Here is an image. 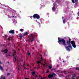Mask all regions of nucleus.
<instances>
[{
  "label": "nucleus",
  "instance_id": "f257e3e1",
  "mask_svg": "<svg viewBox=\"0 0 79 79\" xmlns=\"http://www.w3.org/2000/svg\"><path fill=\"white\" fill-rule=\"evenodd\" d=\"M71 38L69 37V41H67V45H68L69 46H67V47L66 46L65 48L66 49H67V50L68 51H70V50L69 48V47L71 49H72V47H71Z\"/></svg>",
  "mask_w": 79,
  "mask_h": 79
},
{
  "label": "nucleus",
  "instance_id": "20e7f679",
  "mask_svg": "<svg viewBox=\"0 0 79 79\" xmlns=\"http://www.w3.org/2000/svg\"><path fill=\"white\" fill-rule=\"evenodd\" d=\"M33 18L34 19H40V16L37 14H34L33 16Z\"/></svg>",
  "mask_w": 79,
  "mask_h": 79
},
{
  "label": "nucleus",
  "instance_id": "37998d69",
  "mask_svg": "<svg viewBox=\"0 0 79 79\" xmlns=\"http://www.w3.org/2000/svg\"><path fill=\"white\" fill-rule=\"evenodd\" d=\"M78 16H79V14H78Z\"/></svg>",
  "mask_w": 79,
  "mask_h": 79
},
{
  "label": "nucleus",
  "instance_id": "473e14b6",
  "mask_svg": "<svg viewBox=\"0 0 79 79\" xmlns=\"http://www.w3.org/2000/svg\"><path fill=\"white\" fill-rule=\"evenodd\" d=\"M0 64H2V63L1 62V61H0Z\"/></svg>",
  "mask_w": 79,
  "mask_h": 79
},
{
  "label": "nucleus",
  "instance_id": "de8ad7c7",
  "mask_svg": "<svg viewBox=\"0 0 79 79\" xmlns=\"http://www.w3.org/2000/svg\"><path fill=\"white\" fill-rule=\"evenodd\" d=\"M8 63H9V62H8Z\"/></svg>",
  "mask_w": 79,
  "mask_h": 79
},
{
  "label": "nucleus",
  "instance_id": "2eb2a0df",
  "mask_svg": "<svg viewBox=\"0 0 79 79\" xmlns=\"http://www.w3.org/2000/svg\"><path fill=\"white\" fill-rule=\"evenodd\" d=\"M0 69L1 70V71H3V67L1 65H0Z\"/></svg>",
  "mask_w": 79,
  "mask_h": 79
},
{
  "label": "nucleus",
  "instance_id": "dca6fc26",
  "mask_svg": "<svg viewBox=\"0 0 79 79\" xmlns=\"http://www.w3.org/2000/svg\"><path fill=\"white\" fill-rule=\"evenodd\" d=\"M72 46L74 47V48H76V44H72Z\"/></svg>",
  "mask_w": 79,
  "mask_h": 79
},
{
  "label": "nucleus",
  "instance_id": "4c0bfd02",
  "mask_svg": "<svg viewBox=\"0 0 79 79\" xmlns=\"http://www.w3.org/2000/svg\"><path fill=\"white\" fill-rule=\"evenodd\" d=\"M1 52H3V51L2 50Z\"/></svg>",
  "mask_w": 79,
  "mask_h": 79
},
{
  "label": "nucleus",
  "instance_id": "ea45409f",
  "mask_svg": "<svg viewBox=\"0 0 79 79\" xmlns=\"http://www.w3.org/2000/svg\"><path fill=\"white\" fill-rule=\"evenodd\" d=\"M22 61H23V60H22Z\"/></svg>",
  "mask_w": 79,
  "mask_h": 79
},
{
  "label": "nucleus",
  "instance_id": "cd10ccee",
  "mask_svg": "<svg viewBox=\"0 0 79 79\" xmlns=\"http://www.w3.org/2000/svg\"><path fill=\"white\" fill-rule=\"evenodd\" d=\"M8 37V36L6 35H5V38H6V37Z\"/></svg>",
  "mask_w": 79,
  "mask_h": 79
},
{
  "label": "nucleus",
  "instance_id": "49530a36",
  "mask_svg": "<svg viewBox=\"0 0 79 79\" xmlns=\"http://www.w3.org/2000/svg\"><path fill=\"white\" fill-rule=\"evenodd\" d=\"M63 62H64V61H63Z\"/></svg>",
  "mask_w": 79,
  "mask_h": 79
},
{
  "label": "nucleus",
  "instance_id": "f3484780",
  "mask_svg": "<svg viewBox=\"0 0 79 79\" xmlns=\"http://www.w3.org/2000/svg\"><path fill=\"white\" fill-rule=\"evenodd\" d=\"M52 10H53V11H55V10H56L55 8V7H54V6H53L52 7Z\"/></svg>",
  "mask_w": 79,
  "mask_h": 79
},
{
  "label": "nucleus",
  "instance_id": "0eeeda50",
  "mask_svg": "<svg viewBox=\"0 0 79 79\" xmlns=\"http://www.w3.org/2000/svg\"><path fill=\"white\" fill-rule=\"evenodd\" d=\"M62 21L64 24L66 23V19L64 18V17H62Z\"/></svg>",
  "mask_w": 79,
  "mask_h": 79
},
{
  "label": "nucleus",
  "instance_id": "a19ab883",
  "mask_svg": "<svg viewBox=\"0 0 79 79\" xmlns=\"http://www.w3.org/2000/svg\"><path fill=\"white\" fill-rule=\"evenodd\" d=\"M23 63H24V61H23Z\"/></svg>",
  "mask_w": 79,
  "mask_h": 79
},
{
  "label": "nucleus",
  "instance_id": "09e8293b",
  "mask_svg": "<svg viewBox=\"0 0 79 79\" xmlns=\"http://www.w3.org/2000/svg\"><path fill=\"white\" fill-rule=\"evenodd\" d=\"M79 34V32H78Z\"/></svg>",
  "mask_w": 79,
  "mask_h": 79
},
{
  "label": "nucleus",
  "instance_id": "9d476101",
  "mask_svg": "<svg viewBox=\"0 0 79 79\" xmlns=\"http://www.w3.org/2000/svg\"><path fill=\"white\" fill-rule=\"evenodd\" d=\"M48 68H49V69H51L52 68V64H50L48 66Z\"/></svg>",
  "mask_w": 79,
  "mask_h": 79
},
{
  "label": "nucleus",
  "instance_id": "e433bc0d",
  "mask_svg": "<svg viewBox=\"0 0 79 79\" xmlns=\"http://www.w3.org/2000/svg\"><path fill=\"white\" fill-rule=\"evenodd\" d=\"M18 70H19V68H18Z\"/></svg>",
  "mask_w": 79,
  "mask_h": 79
},
{
  "label": "nucleus",
  "instance_id": "2f4dec72",
  "mask_svg": "<svg viewBox=\"0 0 79 79\" xmlns=\"http://www.w3.org/2000/svg\"><path fill=\"white\" fill-rule=\"evenodd\" d=\"M75 2H77V0H75Z\"/></svg>",
  "mask_w": 79,
  "mask_h": 79
},
{
  "label": "nucleus",
  "instance_id": "c756f323",
  "mask_svg": "<svg viewBox=\"0 0 79 79\" xmlns=\"http://www.w3.org/2000/svg\"><path fill=\"white\" fill-rule=\"evenodd\" d=\"M10 73H8L7 74V76H9V75H10Z\"/></svg>",
  "mask_w": 79,
  "mask_h": 79
},
{
  "label": "nucleus",
  "instance_id": "58836bf2",
  "mask_svg": "<svg viewBox=\"0 0 79 79\" xmlns=\"http://www.w3.org/2000/svg\"><path fill=\"white\" fill-rule=\"evenodd\" d=\"M17 64L18 65V63H17Z\"/></svg>",
  "mask_w": 79,
  "mask_h": 79
},
{
  "label": "nucleus",
  "instance_id": "393cba45",
  "mask_svg": "<svg viewBox=\"0 0 79 79\" xmlns=\"http://www.w3.org/2000/svg\"><path fill=\"white\" fill-rule=\"evenodd\" d=\"M27 55H31V53H30L29 52L27 53Z\"/></svg>",
  "mask_w": 79,
  "mask_h": 79
},
{
  "label": "nucleus",
  "instance_id": "4be33fe9",
  "mask_svg": "<svg viewBox=\"0 0 79 79\" xmlns=\"http://www.w3.org/2000/svg\"><path fill=\"white\" fill-rule=\"evenodd\" d=\"M23 31H24V30L23 29H20V31H21V32H23Z\"/></svg>",
  "mask_w": 79,
  "mask_h": 79
},
{
  "label": "nucleus",
  "instance_id": "f03ea898",
  "mask_svg": "<svg viewBox=\"0 0 79 79\" xmlns=\"http://www.w3.org/2000/svg\"><path fill=\"white\" fill-rule=\"evenodd\" d=\"M58 42L60 45H61V43H60V42H62V44L64 46H66L67 45L66 43V41L63 38L60 39V38L59 37L58 38Z\"/></svg>",
  "mask_w": 79,
  "mask_h": 79
},
{
  "label": "nucleus",
  "instance_id": "b1692460",
  "mask_svg": "<svg viewBox=\"0 0 79 79\" xmlns=\"http://www.w3.org/2000/svg\"><path fill=\"white\" fill-rule=\"evenodd\" d=\"M49 73V70H47V71H46V73Z\"/></svg>",
  "mask_w": 79,
  "mask_h": 79
},
{
  "label": "nucleus",
  "instance_id": "7ed1b4c3",
  "mask_svg": "<svg viewBox=\"0 0 79 79\" xmlns=\"http://www.w3.org/2000/svg\"><path fill=\"white\" fill-rule=\"evenodd\" d=\"M29 40H28V42H32L35 40V38H34V35L32 34H31L30 36H28Z\"/></svg>",
  "mask_w": 79,
  "mask_h": 79
},
{
  "label": "nucleus",
  "instance_id": "412c9836",
  "mask_svg": "<svg viewBox=\"0 0 79 79\" xmlns=\"http://www.w3.org/2000/svg\"><path fill=\"white\" fill-rule=\"evenodd\" d=\"M41 63V62L40 61H39V60H38L37 61V63L38 64H39L40 63Z\"/></svg>",
  "mask_w": 79,
  "mask_h": 79
},
{
  "label": "nucleus",
  "instance_id": "6ab92c4d",
  "mask_svg": "<svg viewBox=\"0 0 79 79\" xmlns=\"http://www.w3.org/2000/svg\"><path fill=\"white\" fill-rule=\"evenodd\" d=\"M46 63H45V64H43V66H44V67H45V66H46Z\"/></svg>",
  "mask_w": 79,
  "mask_h": 79
},
{
  "label": "nucleus",
  "instance_id": "5701e85b",
  "mask_svg": "<svg viewBox=\"0 0 79 79\" xmlns=\"http://www.w3.org/2000/svg\"><path fill=\"white\" fill-rule=\"evenodd\" d=\"M72 3H75L74 1L72 0Z\"/></svg>",
  "mask_w": 79,
  "mask_h": 79
},
{
  "label": "nucleus",
  "instance_id": "423d86ee",
  "mask_svg": "<svg viewBox=\"0 0 79 79\" xmlns=\"http://www.w3.org/2000/svg\"><path fill=\"white\" fill-rule=\"evenodd\" d=\"M9 32L10 34H15V30H10Z\"/></svg>",
  "mask_w": 79,
  "mask_h": 79
},
{
  "label": "nucleus",
  "instance_id": "a211bd4d",
  "mask_svg": "<svg viewBox=\"0 0 79 79\" xmlns=\"http://www.w3.org/2000/svg\"><path fill=\"white\" fill-rule=\"evenodd\" d=\"M31 74H32V75H34V74H35V72H32L31 73Z\"/></svg>",
  "mask_w": 79,
  "mask_h": 79
},
{
  "label": "nucleus",
  "instance_id": "c85d7f7f",
  "mask_svg": "<svg viewBox=\"0 0 79 79\" xmlns=\"http://www.w3.org/2000/svg\"><path fill=\"white\" fill-rule=\"evenodd\" d=\"M19 37H21V38H22L23 37V36L22 35H20V36H19Z\"/></svg>",
  "mask_w": 79,
  "mask_h": 79
},
{
  "label": "nucleus",
  "instance_id": "a878e982",
  "mask_svg": "<svg viewBox=\"0 0 79 79\" xmlns=\"http://www.w3.org/2000/svg\"><path fill=\"white\" fill-rule=\"evenodd\" d=\"M30 18H31V19H32V18H33V16H30Z\"/></svg>",
  "mask_w": 79,
  "mask_h": 79
},
{
  "label": "nucleus",
  "instance_id": "c9c22d12",
  "mask_svg": "<svg viewBox=\"0 0 79 79\" xmlns=\"http://www.w3.org/2000/svg\"><path fill=\"white\" fill-rule=\"evenodd\" d=\"M44 79V78H41V79Z\"/></svg>",
  "mask_w": 79,
  "mask_h": 79
},
{
  "label": "nucleus",
  "instance_id": "ddd939ff",
  "mask_svg": "<svg viewBox=\"0 0 79 79\" xmlns=\"http://www.w3.org/2000/svg\"><path fill=\"white\" fill-rule=\"evenodd\" d=\"M0 79H6L5 78V77H4L3 78V75H2L0 77Z\"/></svg>",
  "mask_w": 79,
  "mask_h": 79
},
{
  "label": "nucleus",
  "instance_id": "bb28decb",
  "mask_svg": "<svg viewBox=\"0 0 79 79\" xmlns=\"http://www.w3.org/2000/svg\"><path fill=\"white\" fill-rule=\"evenodd\" d=\"M13 53H16V51H15V50H14V52H13Z\"/></svg>",
  "mask_w": 79,
  "mask_h": 79
},
{
  "label": "nucleus",
  "instance_id": "7c9ffc66",
  "mask_svg": "<svg viewBox=\"0 0 79 79\" xmlns=\"http://www.w3.org/2000/svg\"><path fill=\"white\" fill-rule=\"evenodd\" d=\"M41 61H42V60H43V58H42V57L41 58Z\"/></svg>",
  "mask_w": 79,
  "mask_h": 79
},
{
  "label": "nucleus",
  "instance_id": "a18cd8bd",
  "mask_svg": "<svg viewBox=\"0 0 79 79\" xmlns=\"http://www.w3.org/2000/svg\"><path fill=\"white\" fill-rule=\"evenodd\" d=\"M63 0V1H64V0Z\"/></svg>",
  "mask_w": 79,
  "mask_h": 79
},
{
  "label": "nucleus",
  "instance_id": "79ce46f5",
  "mask_svg": "<svg viewBox=\"0 0 79 79\" xmlns=\"http://www.w3.org/2000/svg\"><path fill=\"white\" fill-rule=\"evenodd\" d=\"M78 14H79V12H78Z\"/></svg>",
  "mask_w": 79,
  "mask_h": 79
},
{
  "label": "nucleus",
  "instance_id": "c03bdc74",
  "mask_svg": "<svg viewBox=\"0 0 79 79\" xmlns=\"http://www.w3.org/2000/svg\"><path fill=\"white\" fill-rule=\"evenodd\" d=\"M28 66V65H27V66Z\"/></svg>",
  "mask_w": 79,
  "mask_h": 79
},
{
  "label": "nucleus",
  "instance_id": "9b49d317",
  "mask_svg": "<svg viewBox=\"0 0 79 79\" xmlns=\"http://www.w3.org/2000/svg\"><path fill=\"white\" fill-rule=\"evenodd\" d=\"M71 44L72 45H73V44H75V42L74 40L71 41Z\"/></svg>",
  "mask_w": 79,
  "mask_h": 79
},
{
  "label": "nucleus",
  "instance_id": "f8f14e48",
  "mask_svg": "<svg viewBox=\"0 0 79 79\" xmlns=\"http://www.w3.org/2000/svg\"><path fill=\"white\" fill-rule=\"evenodd\" d=\"M13 40V38L12 37H9L7 39L8 40Z\"/></svg>",
  "mask_w": 79,
  "mask_h": 79
},
{
  "label": "nucleus",
  "instance_id": "aec40b11",
  "mask_svg": "<svg viewBox=\"0 0 79 79\" xmlns=\"http://www.w3.org/2000/svg\"><path fill=\"white\" fill-rule=\"evenodd\" d=\"M75 70H78V71L79 70V68L77 67L75 68Z\"/></svg>",
  "mask_w": 79,
  "mask_h": 79
},
{
  "label": "nucleus",
  "instance_id": "1a4fd4ad",
  "mask_svg": "<svg viewBox=\"0 0 79 79\" xmlns=\"http://www.w3.org/2000/svg\"><path fill=\"white\" fill-rule=\"evenodd\" d=\"M3 52L4 53H7L8 52V49H6L4 50Z\"/></svg>",
  "mask_w": 79,
  "mask_h": 79
},
{
  "label": "nucleus",
  "instance_id": "39448f33",
  "mask_svg": "<svg viewBox=\"0 0 79 79\" xmlns=\"http://www.w3.org/2000/svg\"><path fill=\"white\" fill-rule=\"evenodd\" d=\"M13 56H15L13 58V60H15V61H16V60H17V58H18V57H17V56H16V54H13Z\"/></svg>",
  "mask_w": 79,
  "mask_h": 79
},
{
  "label": "nucleus",
  "instance_id": "72a5a7b5",
  "mask_svg": "<svg viewBox=\"0 0 79 79\" xmlns=\"http://www.w3.org/2000/svg\"><path fill=\"white\" fill-rule=\"evenodd\" d=\"M25 79H29V78H25Z\"/></svg>",
  "mask_w": 79,
  "mask_h": 79
},
{
  "label": "nucleus",
  "instance_id": "4468645a",
  "mask_svg": "<svg viewBox=\"0 0 79 79\" xmlns=\"http://www.w3.org/2000/svg\"><path fill=\"white\" fill-rule=\"evenodd\" d=\"M27 34H28V33H27V32H26L23 33V35L24 36H25L26 35H27Z\"/></svg>",
  "mask_w": 79,
  "mask_h": 79
},
{
  "label": "nucleus",
  "instance_id": "f704fd0d",
  "mask_svg": "<svg viewBox=\"0 0 79 79\" xmlns=\"http://www.w3.org/2000/svg\"><path fill=\"white\" fill-rule=\"evenodd\" d=\"M44 56H45V53H44Z\"/></svg>",
  "mask_w": 79,
  "mask_h": 79
},
{
  "label": "nucleus",
  "instance_id": "6e6552de",
  "mask_svg": "<svg viewBox=\"0 0 79 79\" xmlns=\"http://www.w3.org/2000/svg\"><path fill=\"white\" fill-rule=\"evenodd\" d=\"M53 75L52 74H49L48 76V77L49 78H51V77H53Z\"/></svg>",
  "mask_w": 79,
  "mask_h": 79
}]
</instances>
